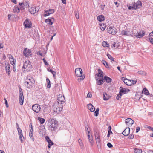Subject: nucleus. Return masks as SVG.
<instances>
[{
	"mask_svg": "<svg viewBox=\"0 0 153 153\" xmlns=\"http://www.w3.org/2000/svg\"><path fill=\"white\" fill-rule=\"evenodd\" d=\"M9 59L10 62V63L14 66L15 64L16 60L15 59L13 58V56L11 54L9 55Z\"/></svg>",
	"mask_w": 153,
	"mask_h": 153,
	"instance_id": "obj_15",
	"label": "nucleus"
},
{
	"mask_svg": "<svg viewBox=\"0 0 153 153\" xmlns=\"http://www.w3.org/2000/svg\"><path fill=\"white\" fill-rule=\"evenodd\" d=\"M88 138L89 140V141L90 143L91 144L92 146L93 145V138L91 135H90L89 134L88 135Z\"/></svg>",
	"mask_w": 153,
	"mask_h": 153,
	"instance_id": "obj_28",
	"label": "nucleus"
},
{
	"mask_svg": "<svg viewBox=\"0 0 153 153\" xmlns=\"http://www.w3.org/2000/svg\"><path fill=\"white\" fill-rule=\"evenodd\" d=\"M49 13V14H51L54 13V11L53 9H50L48 10Z\"/></svg>",
	"mask_w": 153,
	"mask_h": 153,
	"instance_id": "obj_46",
	"label": "nucleus"
},
{
	"mask_svg": "<svg viewBox=\"0 0 153 153\" xmlns=\"http://www.w3.org/2000/svg\"><path fill=\"white\" fill-rule=\"evenodd\" d=\"M96 81H97V84L98 85H101L103 83L105 82L103 78L102 79H96Z\"/></svg>",
	"mask_w": 153,
	"mask_h": 153,
	"instance_id": "obj_19",
	"label": "nucleus"
},
{
	"mask_svg": "<svg viewBox=\"0 0 153 153\" xmlns=\"http://www.w3.org/2000/svg\"><path fill=\"white\" fill-rule=\"evenodd\" d=\"M46 81L47 82V88H49L51 87L50 81L48 78H47L46 79Z\"/></svg>",
	"mask_w": 153,
	"mask_h": 153,
	"instance_id": "obj_39",
	"label": "nucleus"
},
{
	"mask_svg": "<svg viewBox=\"0 0 153 153\" xmlns=\"http://www.w3.org/2000/svg\"><path fill=\"white\" fill-rule=\"evenodd\" d=\"M144 35V33L143 31L142 33L139 32L137 33V34L135 36L137 38H140L142 37Z\"/></svg>",
	"mask_w": 153,
	"mask_h": 153,
	"instance_id": "obj_21",
	"label": "nucleus"
},
{
	"mask_svg": "<svg viewBox=\"0 0 153 153\" xmlns=\"http://www.w3.org/2000/svg\"><path fill=\"white\" fill-rule=\"evenodd\" d=\"M122 95V94H121L120 93H119V94H117L116 97L117 99V100H120V99L121 98Z\"/></svg>",
	"mask_w": 153,
	"mask_h": 153,
	"instance_id": "obj_42",
	"label": "nucleus"
},
{
	"mask_svg": "<svg viewBox=\"0 0 153 153\" xmlns=\"http://www.w3.org/2000/svg\"><path fill=\"white\" fill-rule=\"evenodd\" d=\"M48 147L50 148L51 146L53 144V143L51 141V140L48 142Z\"/></svg>",
	"mask_w": 153,
	"mask_h": 153,
	"instance_id": "obj_48",
	"label": "nucleus"
},
{
	"mask_svg": "<svg viewBox=\"0 0 153 153\" xmlns=\"http://www.w3.org/2000/svg\"><path fill=\"white\" fill-rule=\"evenodd\" d=\"M45 139L48 142H49L51 140L49 138L48 136H46L45 137Z\"/></svg>",
	"mask_w": 153,
	"mask_h": 153,
	"instance_id": "obj_62",
	"label": "nucleus"
},
{
	"mask_svg": "<svg viewBox=\"0 0 153 153\" xmlns=\"http://www.w3.org/2000/svg\"><path fill=\"white\" fill-rule=\"evenodd\" d=\"M50 15L48 11V10L45 11V12L44 14V16H49Z\"/></svg>",
	"mask_w": 153,
	"mask_h": 153,
	"instance_id": "obj_49",
	"label": "nucleus"
},
{
	"mask_svg": "<svg viewBox=\"0 0 153 153\" xmlns=\"http://www.w3.org/2000/svg\"><path fill=\"white\" fill-rule=\"evenodd\" d=\"M31 65H30V62L28 61H26L24 63L22 68L24 69L29 68L31 67Z\"/></svg>",
	"mask_w": 153,
	"mask_h": 153,
	"instance_id": "obj_12",
	"label": "nucleus"
},
{
	"mask_svg": "<svg viewBox=\"0 0 153 153\" xmlns=\"http://www.w3.org/2000/svg\"><path fill=\"white\" fill-rule=\"evenodd\" d=\"M122 35H125L127 36H133V33L132 30H122L121 32Z\"/></svg>",
	"mask_w": 153,
	"mask_h": 153,
	"instance_id": "obj_6",
	"label": "nucleus"
},
{
	"mask_svg": "<svg viewBox=\"0 0 153 153\" xmlns=\"http://www.w3.org/2000/svg\"><path fill=\"white\" fill-rule=\"evenodd\" d=\"M134 121L130 118L126 120L125 123L128 126H131L134 123Z\"/></svg>",
	"mask_w": 153,
	"mask_h": 153,
	"instance_id": "obj_14",
	"label": "nucleus"
},
{
	"mask_svg": "<svg viewBox=\"0 0 153 153\" xmlns=\"http://www.w3.org/2000/svg\"><path fill=\"white\" fill-rule=\"evenodd\" d=\"M24 25L25 28H30L32 26L31 22L28 19H26L24 23Z\"/></svg>",
	"mask_w": 153,
	"mask_h": 153,
	"instance_id": "obj_11",
	"label": "nucleus"
},
{
	"mask_svg": "<svg viewBox=\"0 0 153 153\" xmlns=\"http://www.w3.org/2000/svg\"><path fill=\"white\" fill-rule=\"evenodd\" d=\"M145 128L149 129H151V127L147 125H146L145 126Z\"/></svg>",
	"mask_w": 153,
	"mask_h": 153,
	"instance_id": "obj_56",
	"label": "nucleus"
},
{
	"mask_svg": "<svg viewBox=\"0 0 153 153\" xmlns=\"http://www.w3.org/2000/svg\"><path fill=\"white\" fill-rule=\"evenodd\" d=\"M97 19L100 22H102L105 19L104 16L102 15H100L97 16Z\"/></svg>",
	"mask_w": 153,
	"mask_h": 153,
	"instance_id": "obj_22",
	"label": "nucleus"
},
{
	"mask_svg": "<svg viewBox=\"0 0 153 153\" xmlns=\"http://www.w3.org/2000/svg\"><path fill=\"white\" fill-rule=\"evenodd\" d=\"M138 74L140 75L143 76H145L146 75V73L144 71H140L138 72Z\"/></svg>",
	"mask_w": 153,
	"mask_h": 153,
	"instance_id": "obj_31",
	"label": "nucleus"
},
{
	"mask_svg": "<svg viewBox=\"0 0 153 153\" xmlns=\"http://www.w3.org/2000/svg\"><path fill=\"white\" fill-rule=\"evenodd\" d=\"M23 5L25 6V7H29V3L27 2H26L25 3H23Z\"/></svg>",
	"mask_w": 153,
	"mask_h": 153,
	"instance_id": "obj_53",
	"label": "nucleus"
},
{
	"mask_svg": "<svg viewBox=\"0 0 153 153\" xmlns=\"http://www.w3.org/2000/svg\"><path fill=\"white\" fill-rule=\"evenodd\" d=\"M13 11L14 12H16L18 13L20 11V9L19 7H14L13 9Z\"/></svg>",
	"mask_w": 153,
	"mask_h": 153,
	"instance_id": "obj_38",
	"label": "nucleus"
},
{
	"mask_svg": "<svg viewBox=\"0 0 153 153\" xmlns=\"http://www.w3.org/2000/svg\"><path fill=\"white\" fill-rule=\"evenodd\" d=\"M142 151L140 149L135 148L134 149V152L135 153H142Z\"/></svg>",
	"mask_w": 153,
	"mask_h": 153,
	"instance_id": "obj_35",
	"label": "nucleus"
},
{
	"mask_svg": "<svg viewBox=\"0 0 153 153\" xmlns=\"http://www.w3.org/2000/svg\"><path fill=\"white\" fill-rule=\"evenodd\" d=\"M58 125V121L53 119H51L49 123V128L52 131H54L57 128Z\"/></svg>",
	"mask_w": 153,
	"mask_h": 153,
	"instance_id": "obj_2",
	"label": "nucleus"
},
{
	"mask_svg": "<svg viewBox=\"0 0 153 153\" xmlns=\"http://www.w3.org/2000/svg\"><path fill=\"white\" fill-rule=\"evenodd\" d=\"M119 46V45L118 43H114V44L112 45L111 47L112 48H118Z\"/></svg>",
	"mask_w": 153,
	"mask_h": 153,
	"instance_id": "obj_37",
	"label": "nucleus"
},
{
	"mask_svg": "<svg viewBox=\"0 0 153 153\" xmlns=\"http://www.w3.org/2000/svg\"><path fill=\"white\" fill-rule=\"evenodd\" d=\"M39 9V7H33L30 8L29 10L31 14H34L38 11Z\"/></svg>",
	"mask_w": 153,
	"mask_h": 153,
	"instance_id": "obj_10",
	"label": "nucleus"
},
{
	"mask_svg": "<svg viewBox=\"0 0 153 153\" xmlns=\"http://www.w3.org/2000/svg\"><path fill=\"white\" fill-rule=\"evenodd\" d=\"M33 132L32 131H30L29 132V136L30 137V138H31L32 137V136H33Z\"/></svg>",
	"mask_w": 153,
	"mask_h": 153,
	"instance_id": "obj_64",
	"label": "nucleus"
},
{
	"mask_svg": "<svg viewBox=\"0 0 153 153\" xmlns=\"http://www.w3.org/2000/svg\"><path fill=\"white\" fill-rule=\"evenodd\" d=\"M30 127V131H33V130L32 126V123H30L29 125Z\"/></svg>",
	"mask_w": 153,
	"mask_h": 153,
	"instance_id": "obj_50",
	"label": "nucleus"
},
{
	"mask_svg": "<svg viewBox=\"0 0 153 153\" xmlns=\"http://www.w3.org/2000/svg\"><path fill=\"white\" fill-rule=\"evenodd\" d=\"M42 60H43L44 63H45V64L46 65H47L48 64V63L46 61V60H45V59L44 58Z\"/></svg>",
	"mask_w": 153,
	"mask_h": 153,
	"instance_id": "obj_58",
	"label": "nucleus"
},
{
	"mask_svg": "<svg viewBox=\"0 0 153 153\" xmlns=\"http://www.w3.org/2000/svg\"><path fill=\"white\" fill-rule=\"evenodd\" d=\"M104 81H106L107 83H110L111 82L112 79L107 76H105L104 79Z\"/></svg>",
	"mask_w": 153,
	"mask_h": 153,
	"instance_id": "obj_23",
	"label": "nucleus"
},
{
	"mask_svg": "<svg viewBox=\"0 0 153 153\" xmlns=\"http://www.w3.org/2000/svg\"><path fill=\"white\" fill-rule=\"evenodd\" d=\"M10 65H8L6 67V73L8 75H10Z\"/></svg>",
	"mask_w": 153,
	"mask_h": 153,
	"instance_id": "obj_26",
	"label": "nucleus"
},
{
	"mask_svg": "<svg viewBox=\"0 0 153 153\" xmlns=\"http://www.w3.org/2000/svg\"><path fill=\"white\" fill-rule=\"evenodd\" d=\"M18 133V135L19 136V135H22V130L20 129H19V130H17Z\"/></svg>",
	"mask_w": 153,
	"mask_h": 153,
	"instance_id": "obj_47",
	"label": "nucleus"
},
{
	"mask_svg": "<svg viewBox=\"0 0 153 153\" xmlns=\"http://www.w3.org/2000/svg\"><path fill=\"white\" fill-rule=\"evenodd\" d=\"M95 139L97 145H98V144L99 145H100V142H101L100 138H96Z\"/></svg>",
	"mask_w": 153,
	"mask_h": 153,
	"instance_id": "obj_43",
	"label": "nucleus"
},
{
	"mask_svg": "<svg viewBox=\"0 0 153 153\" xmlns=\"http://www.w3.org/2000/svg\"><path fill=\"white\" fill-rule=\"evenodd\" d=\"M103 98L104 100H107L109 99L110 97L105 93L103 94Z\"/></svg>",
	"mask_w": 153,
	"mask_h": 153,
	"instance_id": "obj_25",
	"label": "nucleus"
},
{
	"mask_svg": "<svg viewBox=\"0 0 153 153\" xmlns=\"http://www.w3.org/2000/svg\"><path fill=\"white\" fill-rule=\"evenodd\" d=\"M45 22L47 24L51 25H52L53 23L51 19L49 18L48 19H46L45 20Z\"/></svg>",
	"mask_w": 153,
	"mask_h": 153,
	"instance_id": "obj_33",
	"label": "nucleus"
},
{
	"mask_svg": "<svg viewBox=\"0 0 153 153\" xmlns=\"http://www.w3.org/2000/svg\"><path fill=\"white\" fill-rule=\"evenodd\" d=\"M88 109L91 112H93L95 110V108L90 103L88 105Z\"/></svg>",
	"mask_w": 153,
	"mask_h": 153,
	"instance_id": "obj_18",
	"label": "nucleus"
},
{
	"mask_svg": "<svg viewBox=\"0 0 153 153\" xmlns=\"http://www.w3.org/2000/svg\"><path fill=\"white\" fill-rule=\"evenodd\" d=\"M102 45L104 47H108L109 46V44L107 43V42L105 41L102 42Z\"/></svg>",
	"mask_w": 153,
	"mask_h": 153,
	"instance_id": "obj_32",
	"label": "nucleus"
},
{
	"mask_svg": "<svg viewBox=\"0 0 153 153\" xmlns=\"http://www.w3.org/2000/svg\"><path fill=\"white\" fill-rule=\"evenodd\" d=\"M107 56H108V58L110 60H111V61H114V58L112 57V56L109 54L108 53L107 54Z\"/></svg>",
	"mask_w": 153,
	"mask_h": 153,
	"instance_id": "obj_41",
	"label": "nucleus"
},
{
	"mask_svg": "<svg viewBox=\"0 0 153 153\" xmlns=\"http://www.w3.org/2000/svg\"><path fill=\"white\" fill-rule=\"evenodd\" d=\"M19 139H20V140H21V142L22 143H23V140L22 139V137H23V139L24 138L23 135H22V136L19 135Z\"/></svg>",
	"mask_w": 153,
	"mask_h": 153,
	"instance_id": "obj_54",
	"label": "nucleus"
},
{
	"mask_svg": "<svg viewBox=\"0 0 153 153\" xmlns=\"http://www.w3.org/2000/svg\"><path fill=\"white\" fill-rule=\"evenodd\" d=\"M99 76L100 77V75L98 73H97L95 75V79H99V78H98V77H99Z\"/></svg>",
	"mask_w": 153,
	"mask_h": 153,
	"instance_id": "obj_61",
	"label": "nucleus"
},
{
	"mask_svg": "<svg viewBox=\"0 0 153 153\" xmlns=\"http://www.w3.org/2000/svg\"><path fill=\"white\" fill-rule=\"evenodd\" d=\"M108 32L112 35H114L116 33V29L115 28L111 26L108 27L107 28Z\"/></svg>",
	"mask_w": 153,
	"mask_h": 153,
	"instance_id": "obj_8",
	"label": "nucleus"
},
{
	"mask_svg": "<svg viewBox=\"0 0 153 153\" xmlns=\"http://www.w3.org/2000/svg\"><path fill=\"white\" fill-rule=\"evenodd\" d=\"M53 108L54 112L58 113L62 109V105L58 103H55L53 107Z\"/></svg>",
	"mask_w": 153,
	"mask_h": 153,
	"instance_id": "obj_3",
	"label": "nucleus"
},
{
	"mask_svg": "<svg viewBox=\"0 0 153 153\" xmlns=\"http://www.w3.org/2000/svg\"><path fill=\"white\" fill-rule=\"evenodd\" d=\"M134 135L133 134H130L129 135L128 138L130 139H132L134 138Z\"/></svg>",
	"mask_w": 153,
	"mask_h": 153,
	"instance_id": "obj_57",
	"label": "nucleus"
},
{
	"mask_svg": "<svg viewBox=\"0 0 153 153\" xmlns=\"http://www.w3.org/2000/svg\"><path fill=\"white\" fill-rule=\"evenodd\" d=\"M62 98L64 100H65V98H64V97L63 96L62 97H59L58 98V101L56 103H58L59 104H61V105L62 104L64 103L65 102V101L62 100Z\"/></svg>",
	"mask_w": 153,
	"mask_h": 153,
	"instance_id": "obj_20",
	"label": "nucleus"
},
{
	"mask_svg": "<svg viewBox=\"0 0 153 153\" xmlns=\"http://www.w3.org/2000/svg\"><path fill=\"white\" fill-rule=\"evenodd\" d=\"M14 16V15L13 14H9L8 15V19L9 20H11V17Z\"/></svg>",
	"mask_w": 153,
	"mask_h": 153,
	"instance_id": "obj_52",
	"label": "nucleus"
},
{
	"mask_svg": "<svg viewBox=\"0 0 153 153\" xmlns=\"http://www.w3.org/2000/svg\"><path fill=\"white\" fill-rule=\"evenodd\" d=\"M25 80L26 81L24 82V84L26 87L28 88H30L31 87H32L35 82V80L33 77L30 74L27 75Z\"/></svg>",
	"mask_w": 153,
	"mask_h": 153,
	"instance_id": "obj_1",
	"label": "nucleus"
},
{
	"mask_svg": "<svg viewBox=\"0 0 153 153\" xmlns=\"http://www.w3.org/2000/svg\"><path fill=\"white\" fill-rule=\"evenodd\" d=\"M142 93L146 95H148L149 94V92L148 90L146 88L143 89Z\"/></svg>",
	"mask_w": 153,
	"mask_h": 153,
	"instance_id": "obj_29",
	"label": "nucleus"
},
{
	"mask_svg": "<svg viewBox=\"0 0 153 153\" xmlns=\"http://www.w3.org/2000/svg\"><path fill=\"white\" fill-rule=\"evenodd\" d=\"M41 108L38 104H34L32 106V109L35 112L38 113L40 111Z\"/></svg>",
	"mask_w": 153,
	"mask_h": 153,
	"instance_id": "obj_9",
	"label": "nucleus"
},
{
	"mask_svg": "<svg viewBox=\"0 0 153 153\" xmlns=\"http://www.w3.org/2000/svg\"><path fill=\"white\" fill-rule=\"evenodd\" d=\"M19 101L20 105H22L23 104L24 101V96L23 92L21 88L20 87L19 89Z\"/></svg>",
	"mask_w": 153,
	"mask_h": 153,
	"instance_id": "obj_5",
	"label": "nucleus"
},
{
	"mask_svg": "<svg viewBox=\"0 0 153 153\" xmlns=\"http://www.w3.org/2000/svg\"><path fill=\"white\" fill-rule=\"evenodd\" d=\"M98 73L100 75V77L103 78V72L100 69L98 70Z\"/></svg>",
	"mask_w": 153,
	"mask_h": 153,
	"instance_id": "obj_36",
	"label": "nucleus"
},
{
	"mask_svg": "<svg viewBox=\"0 0 153 153\" xmlns=\"http://www.w3.org/2000/svg\"><path fill=\"white\" fill-rule=\"evenodd\" d=\"M94 132L95 139L100 138L99 132L97 130L94 131Z\"/></svg>",
	"mask_w": 153,
	"mask_h": 153,
	"instance_id": "obj_27",
	"label": "nucleus"
},
{
	"mask_svg": "<svg viewBox=\"0 0 153 153\" xmlns=\"http://www.w3.org/2000/svg\"><path fill=\"white\" fill-rule=\"evenodd\" d=\"M75 16L77 19H78L79 18V15L78 13H76L75 14Z\"/></svg>",
	"mask_w": 153,
	"mask_h": 153,
	"instance_id": "obj_63",
	"label": "nucleus"
},
{
	"mask_svg": "<svg viewBox=\"0 0 153 153\" xmlns=\"http://www.w3.org/2000/svg\"><path fill=\"white\" fill-rule=\"evenodd\" d=\"M75 72L76 75L78 76L81 77L80 79L81 80H82L84 79L85 77L82 76V69L80 68H76L75 70Z\"/></svg>",
	"mask_w": 153,
	"mask_h": 153,
	"instance_id": "obj_4",
	"label": "nucleus"
},
{
	"mask_svg": "<svg viewBox=\"0 0 153 153\" xmlns=\"http://www.w3.org/2000/svg\"><path fill=\"white\" fill-rule=\"evenodd\" d=\"M122 79L124 83L126 84L127 85H131L130 81L129 80L126 78H125L124 77L122 78Z\"/></svg>",
	"mask_w": 153,
	"mask_h": 153,
	"instance_id": "obj_17",
	"label": "nucleus"
},
{
	"mask_svg": "<svg viewBox=\"0 0 153 153\" xmlns=\"http://www.w3.org/2000/svg\"><path fill=\"white\" fill-rule=\"evenodd\" d=\"M99 25L101 26L100 28L101 30L102 31L104 30L106 27L104 23H102L100 24Z\"/></svg>",
	"mask_w": 153,
	"mask_h": 153,
	"instance_id": "obj_30",
	"label": "nucleus"
},
{
	"mask_svg": "<svg viewBox=\"0 0 153 153\" xmlns=\"http://www.w3.org/2000/svg\"><path fill=\"white\" fill-rule=\"evenodd\" d=\"M120 93L124 94L126 93V89L120 87Z\"/></svg>",
	"mask_w": 153,
	"mask_h": 153,
	"instance_id": "obj_24",
	"label": "nucleus"
},
{
	"mask_svg": "<svg viewBox=\"0 0 153 153\" xmlns=\"http://www.w3.org/2000/svg\"><path fill=\"white\" fill-rule=\"evenodd\" d=\"M140 128L139 126H137L136 127V133H137L139 132V130H140Z\"/></svg>",
	"mask_w": 153,
	"mask_h": 153,
	"instance_id": "obj_60",
	"label": "nucleus"
},
{
	"mask_svg": "<svg viewBox=\"0 0 153 153\" xmlns=\"http://www.w3.org/2000/svg\"><path fill=\"white\" fill-rule=\"evenodd\" d=\"M31 50L27 48H24L23 51V55L26 57H29L32 55Z\"/></svg>",
	"mask_w": 153,
	"mask_h": 153,
	"instance_id": "obj_7",
	"label": "nucleus"
},
{
	"mask_svg": "<svg viewBox=\"0 0 153 153\" xmlns=\"http://www.w3.org/2000/svg\"><path fill=\"white\" fill-rule=\"evenodd\" d=\"M86 131L89 134L90 133V130L89 129V126L88 125H86L85 126Z\"/></svg>",
	"mask_w": 153,
	"mask_h": 153,
	"instance_id": "obj_44",
	"label": "nucleus"
},
{
	"mask_svg": "<svg viewBox=\"0 0 153 153\" xmlns=\"http://www.w3.org/2000/svg\"><path fill=\"white\" fill-rule=\"evenodd\" d=\"M127 7H128V8L129 10H131V9H134V6H133V4L132 6H128L127 5Z\"/></svg>",
	"mask_w": 153,
	"mask_h": 153,
	"instance_id": "obj_51",
	"label": "nucleus"
},
{
	"mask_svg": "<svg viewBox=\"0 0 153 153\" xmlns=\"http://www.w3.org/2000/svg\"><path fill=\"white\" fill-rule=\"evenodd\" d=\"M38 120L39 121L40 123L42 124L44 123L45 122V119L44 118H41L40 117H38Z\"/></svg>",
	"mask_w": 153,
	"mask_h": 153,
	"instance_id": "obj_34",
	"label": "nucleus"
},
{
	"mask_svg": "<svg viewBox=\"0 0 153 153\" xmlns=\"http://www.w3.org/2000/svg\"><path fill=\"white\" fill-rule=\"evenodd\" d=\"M130 129L129 128H126L123 132L122 134L125 136H127L130 133Z\"/></svg>",
	"mask_w": 153,
	"mask_h": 153,
	"instance_id": "obj_16",
	"label": "nucleus"
},
{
	"mask_svg": "<svg viewBox=\"0 0 153 153\" xmlns=\"http://www.w3.org/2000/svg\"><path fill=\"white\" fill-rule=\"evenodd\" d=\"M107 146L109 148H111L113 147V145L110 143H107Z\"/></svg>",
	"mask_w": 153,
	"mask_h": 153,
	"instance_id": "obj_55",
	"label": "nucleus"
},
{
	"mask_svg": "<svg viewBox=\"0 0 153 153\" xmlns=\"http://www.w3.org/2000/svg\"><path fill=\"white\" fill-rule=\"evenodd\" d=\"M48 71H50V72H51L52 74H53V77H54L55 75H56V72L54 71L51 70V69H50V70H48Z\"/></svg>",
	"mask_w": 153,
	"mask_h": 153,
	"instance_id": "obj_45",
	"label": "nucleus"
},
{
	"mask_svg": "<svg viewBox=\"0 0 153 153\" xmlns=\"http://www.w3.org/2000/svg\"><path fill=\"white\" fill-rule=\"evenodd\" d=\"M134 9L140 8L142 6V3L140 1H139L137 2H134L133 4Z\"/></svg>",
	"mask_w": 153,
	"mask_h": 153,
	"instance_id": "obj_13",
	"label": "nucleus"
},
{
	"mask_svg": "<svg viewBox=\"0 0 153 153\" xmlns=\"http://www.w3.org/2000/svg\"><path fill=\"white\" fill-rule=\"evenodd\" d=\"M99 114V112H97V111H95L94 113V115L95 116H97Z\"/></svg>",
	"mask_w": 153,
	"mask_h": 153,
	"instance_id": "obj_59",
	"label": "nucleus"
},
{
	"mask_svg": "<svg viewBox=\"0 0 153 153\" xmlns=\"http://www.w3.org/2000/svg\"><path fill=\"white\" fill-rule=\"evenodd\" d=\"M102 63L104 64L106 67L107 68L109 67L108 63L105 61L102 60Z\"/></svg>",
	"mask_w": 153,
	"mask_h": 153,
	"instance_id": "obj_40",
	"label": "nucleus"
}]
</instances>
